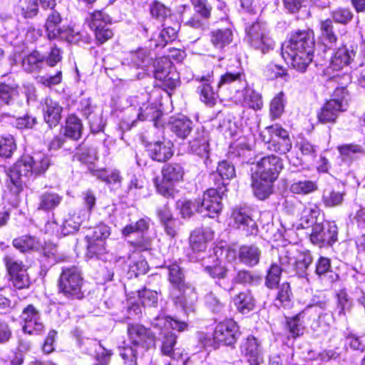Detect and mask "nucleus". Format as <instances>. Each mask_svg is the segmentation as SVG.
I'll list each match as a JSON object with an SVG mask.
<instances>
[{
  "instance_id": "nucleus-56",
  "label": "nucleus",
  "mask_w": 365,
  "mask_h": 365,
  "mask_svg": "<svg viewBox=\"0 0 365 365\" xmlns=\"http://www.w3.org/2000/svg\"><path fill=\"white\" fill-rule=\"evenodd\" d=\"M282 272V268L279 267L277 263H272L270 265L265 277V285L269 289L276 288L279 283Z\"/></svg>"
},
{
  "instance_id": "nucleus-52",
  "label": "nucleus",
  "mask_w": 365,
  "mask_h": 365,
  "mask_svg": "<svg viewBox=\"0 0 365 365\" xmlns=\"http://www.w3.org/2000/svg\"><path fill=\"white\" fill-rule=\"evenodd\" d=\"M12 245L21 252H26L37 248L38 241L34 237L24 235L15 238L12 242Z\"/></svg>"
},
{
  "instance_id": "nucleus-2",
  "label": "nucleus",
  "mask_w": 365,
  "mask_h": 365,
  "mask_svg": "<svg viewBox=\"0 0 365 365\" xmlns=\"http://www.w3.org/2000/svg\"><path fill=\"white\" fill-rule=\"evenodd\" d=\"M128 334L132 346H124L120 353L127 365H150L148 349L155 344L152 331L141 324H130Z\"/></svg>"
},
{
  "instance_id": "nucleus-13",
  "label": "nucleus",
  "mask_w": 365,
  "mask_h": 365,
  "mask_svg": "<svg viewBox=\"0 0 365 365\" xmlns=\"http://www.w3.org/2000/svg\"><path fill=\"white\" fill-rule=\"evenodd\" d=\"M88 25L93 31L96 41L103 44L113 36V32L110 29L111 19L103 11H96L89 14Z\"/></svg>"
},
{
  "instance_id": "nucleus-64",
  "label": "nucleus",
  "mask_w": 365,
  "mask_h": 365,
  "mask_svg": "<svg viewBox=\"0 0 365 365\" xmlns=\"http://www.w3.org/2000/svg\"><path fill=\"white\" fill-rule=\"evenodd\" d=\"M245 101L248 106L254 110H259L262 108L263 102L261 96L252 89H245Z\"/></svg>"
},
{
  "instance_id": "nucleus-18",
  "label": "nucleus",
  "mask_w": 365,
  "mask_h": 365,
  "mask_svg": "<svg viewBox=\"0 0 365 365\" xmlns=\"http://www.w3.org/2000/svg\"><path fill=\"white\" fill-rule=\"evenodd\" d=\"M149 227V222L146 219H140L134 224L126 225L122 231L125 236L132 233H140V237L132 241L131 245L139 251L150 250L152 245L151 239L145 234Z\"/></svg>"
},
{
  "instance_id": "nucleus-8",
  "label": "nucleus",
  "mask_w": 365,
  "mask_h": 365,
  "mask_svg": "<svg viewBox=\"0 0 365 365\" xmlns=\"http://www.w3.org/2000/svg\"><path fill=\"white\" fill-rule=\"evenodd\" d=\"M259 136L263 142L269 144V150L279 154L287 153L292 148L287 131L278 124L266 127Z\"/></svg>"
},
{
  "instance_id": "nucleus-9",
  "label": "nucleus",
  "mask_w": 365,
  "mask_h": 365,
  "mask_svg": "<svg viewBox=\"0 0 365 365\" xmlns=\"http://www.w3.org/2000/svg\"><path fill=\"white\" fill-rule=\"evenodd\" d=\"M326 303L320 302L316 304L307 306L304 310L298 313L297 315L287 320V329L289 331V336L295 339L303 334L304 326L303 319L307 317H310L313 314H317L319 320L322 317L328 316V314H323L322 310L325 309Z\"/></svg>"
},
{
  "instance_id": "nucleus-31",
  "label": "nucleus",
  "mask_w": 365,
  "mask_h": 365,
  "mask_svg": "<svg viewBox=\"0 0 365 365\" xmlns=\"http://www.w3.org/2000/svg\"><path fill=\"white\" fill-rule=\"evenodd\" d=\"M193 153L201 158H209V143L207 133L204 129H197L196 136L190 143Z\"/></svg>"
},
{
  "instance_id": "nucleus-29",
  "label": "nucleus",
  "mask_w": 365,
  "mask_h": 365,
  "mask_svg": "<svg viewBox=\"0 0 365 365\" xmlns=\"http://www.w3.org/2000/svg\"><path fill=\"white\" fill-rule=\"evenodd\" d=\"M146 152L152 160H169L173 155V144L170 141L149 143Z\"/></svg>"
},
{
  "instance_id": "nucleus-43",
  "label": "nucleus",
  "mask_w": 365,
  "mask_h": 365,
  "mask_svg": "<svg viewBox=\"0 0 365 365\" xmlns=\"http://www.w3.org/2000/svg\"><path fill=\"white\" fill-rule=\"evenodd\" d=\"M233 302L237 311L242 314L249 313L255 305L254 297L250 291L239 293L234 297Z\"/></svg>"
},
{
  "instance_id": "nucleus-6",
  "label": "nucleus",
  "mask_w": 365,
  "mask_h": 365,
  "mask_svg": "<svg viewBox=\"0 0 365 365\" xmlns=\"http://www.w3.org/2000/svg\"><path fill=\"white\" fill-rule=\"evenodd\" d=\"M245 31V41L253 48L260 51L262 53L273 50L274 41L270 36L266 24L259 21L247 24Z\"/></svg>"
},
{
  "instance_id": "nucleus-7",
  "label": "nucleus",
  "mask_w": 365,
  "mask_h": 365,
  "mask_svg": "<svg viewBox=\"0 0 365 365\" xmlns=\"http://www.w3.org/2000/svg\"><path fill=\"white\" fill-rule=\"evenodd\" d=\"M161 172L163 178L155 180L157 192L166 198H174L178 193L174 184L182 179L183 169L178 163H166L162 168Z\"/></svg>"
},
{
  "instance_id": "nucleus-42",
  "label": "nucleus",
  "mask_w": 365,
  "mask_h": 365,
  "mask_svg": "<svg viewBox=\"0 0 365 365\" xmlns=\"http://www.w3.org/2000/svg\"><path fill=\"white\" fill-rule=\"evenodd\" d=\"M61 21V16L56 10L51 11L48 15L45 23V29L46 35L50 40L58 38L61 29L59 27Z\"/></svg>"
},
{
  "instance_id": "nucleus-58",
  "label": "nucleus",
  "mask_w": 365,
  "mask_h": 365,
  "mask_svg": "<svg viewBox=\"0 0 365 365\" xmlns=\"http://www.w3.org/2000/svg\"><path fill=\"white\" fill-rule=\"evenodd\" d=\"M19 96L18 88L16 86L0 83V102L10 105Z\"/></svg>"
},
{
  "instance_id": "nucleus-49",
  "label": "nucleus",
  "mask_w": 365,
  "mask_h": 365,
  "mask_svg": "<svg viewBox=\"0 0 365 365\" xmlns=\"http://www.w3.org/2000/svg\"><path fill=\"white\" fill-rule=\"evenodd\" d=\"M318 190L316 181L303 180L294 182L290 186V191L297 195H309Z\"/></svg>"
},
{
  "instance_id": "nucleus-32",
  "label": "nucleus",
  "mask_w": 365,
  "mask_h": 365,
  "mask_svg": "<svg viewBox=\"0 0 365 365\" xmlns=\"http://www.w3.org/2000/svg\"><path fill=\"white\" fill-rule=\"evenodd\" d=\"M164 28L158 36V38L152 40L154 41L155 48H163L168 42H171L175 39L180 25L177 22H172L170 25L168 22L163 23L162 25Z\"/></svg>"
},
{
  "instance_id": "nucleus-30",
  "label": "nucleus",
  "mask_w": 365,
  "mask_h": 365,
  "mask_svg": "<svg viewBox=\"0 0 365 365\" xmlns=\"http://www.w3.org/2000/svg\"><path fill=\"white\" fill-rule=\"evenodd\" d=\"M253 193L259 200L267 198L273 192L274 180L251 174Z\"/></svg>"
},
{
  "instance_id": "nucleus-1",
  "label": "nucleus",
  "mask_w": 365,
  "mask_h": 365,
  "mask_svg": "<svg viewBox=\"0 0 365 365\" xmlns=\"http://www.w3.org/2000/svg\"><path fill=\"white\" fill-rule=\"evenodd\" d=\"M314 44L312 31H296L282 45V56L294 69L304 72L312 61Z\"/></svg>"
},
{
  "instance_id": "nucleus-17",
  "label": "nucleus",
  "mask_w": 365,
  "mask_h": 365,
  "mask_svg": "<svg viewBox=\"0 0 365 365\" xmlns=\"http://www.w3.org/2000/svg\"><path fill=\"white\" fill-rule=\"evenodd\" d=\"M239 327L232 319L219 323L214 331L213 339L216 343L232 346L240 336Z\"/></svg>"
},
{
  "instance_id": "nucleus-25",
  "label": "nucleus",
  "mask_w": 365,
  "mask_h": 365,
  "mask_svg": "<svg viewBox=\"0 0 365 365\" xmlns=\"http://www.w3.org/2000/svg\"><path fill=\"white\" fill-rule=\"evenodd\" d=\"M232 217L237 227L246 235H256L258 231L255 221L251 217L250 211L246 208H237L232 212Z\"/></svg>"
},
{
  "instance_id": "nucleus-12",
  "label": "nucleus",
  "mask_w": 365,
  "mask_h": 365,
  "mask_svg": "<svg viewBox=\"0 0 365 365\" xmlns=\"http://www.w3.org/2000/svg\"><path fill=\"white\" fill-rule=\"evenodd\" d=\"M86 257L88 259H100L106 264H108V265L106 266V269H107V275L106 277L108 281L113 279L116 263L121 259L120 257H117L112 253L106 251L104 241L88 240Z\"/></svg>"
},
{
  "instance_id": "nucleus-16",
  "label": "nucleus",
  "mask_w": 365,
  "mask_h": 365,
  "mask_svg": "<svg viewBox=\"0 0 365 365\" xmlns=\"http://www.w3.org/2000/svg\"><path fill=\"white\" fill-rule=\"evenodd\" d=\"M338 229L335 224L319 222L313 225L309 239L312 243L319 247L332 245L337 240Z\"/></svg>"
},
{
  "instance_id": "nucleus-23",
  "label": "nucleus",
  "mask_w": 365,
  "mask_h": 365,
  "mask_svg": "<svg viewBox=\"0 0 365 365\" xmlns=\"http://www.w3.org/2000/svg\"><path fill=\"white\" fill-rule=\"evenodd\" d=\"M355 56L356 51L352 47L348 48L346 46L339 47L334 51L331 58L327 72L329 73V70L340 71L344 67L351 66Z\"/></svg>"
},
{
  "instance_id": "nucleus-63",
  "label": "nucleus",
  "mask_w": 365,
  "mask_h": 365,
  "mask_svg": "<svg viewBox=\"0 0 365 365\" xmlns=\"http://www.w3.org/2000/svg\"><path fill=\"white\" fill-rule=\"evenodd\" d=\"M163 339L161 351L163 355L174 358V346L177 342V336L172 332L165 333Z\"/></svg>"
},
{
  "instance_id": "nucleus-59",
  "label": "nucleus",
  "mask_w": 365,
  "mask_h": 365,
  "mask_svg": "<svg viewBox=\"0 0 365 365\" xmlns=\"http://www.w3.org/2000/svg\"><path fill=\"white\" fill-rule=\"evenodd\" d=\"M312 262V257L309 252L301 254L297 259H294L293 269L301 277L307 274V270Z\"/></svg>"
},
{
  "instance_id": "nucleus-50",
  "label": "nucleus",
  "mask_w": 365,
  "mask_h": 365,
  "mask_svg": "<svg viewBox=\"0 0 365 365\" xmlns=\"http://www.w3.org/2000/svg\"><path fill=\"white\" fill-rule=\"evenodd\" d=\"M82 220L79 215L76 214H68L63 220L61 226V232L63 236H66L76 232Z\"/></svg>"
},
{
  "instance_id": "nucleus-45",
  "label": "nucleus",
  "mask_w": 365,
  "mask_h": 365,
  "mask_svg": "<svg viewBox=\"0 0 365 365\" xmlns=\"http://www.w3.org/2000/svg\"><path fill=\"white\" fill-rule=\"evenodd\" d=\"M262 278L253 272L240 269L238 270L232 279L233 284H239L243 286H255L260 284Z\"/></svg>"
},
{
  "instance_id": "nucleus-44",
  "label": "nucleus",
  "mask_w": 365,
  "mask_h": 365,
  "mask_svg": "<svg viewBox=\"0 0 365 365\" xmlns=\"http://www.w3.org/2000/svg\"><path fill=\"white\" fill-rule=\"evenodd\" d=\"M3 262L9 276L26 269L23 261L19 259L16 254L12 251L5 253Z\"/></svg>"
},
{
  "instance_id": "nucleus-47",
  "label": "nucleus",
  "mask_w": 365,
  "mask_h": 365,
  "mask_svg": "<svg viewBox=\"0 0 365 365\" xmlns=\"http://www.w3.org/2000/svg\"><path fill=\"white\" fill-rule=\"evenodd\" d=\"M232 37L233 34L230 29H220L212 32L211 41L215 47L222 48L231 43Z\"/></svg>"
},
{
  "instance_id": "nucleus-55",
  "label": "nucleus",
  "mask_w": 365,
  "mask_h": 365,
  "mask_svg": "<svg viewBox=\"0 0 365 365\" xmlns=\"http://www.w3.org/2000/svg\"><path fill=\"white\" fill-rule=\"evenodd\" d=\"M344 193L334 190L326 189L323 192L322 201L327 207L340 205L344 200Z\"/></svg>"
},
{
  "instance_id": "nucleus-19",
  "label": "nucleus",
  "mask_w": 365,
  "mask_h": 365,
  "mask_svg": "<svg viewBox=\"0 0 365 365\" xmlns=\"http://www.w3.org/2000/svg\"><path fill=\"white\" fill-rule=\"evenodd\" d=\"M21 317L24 322L23 331L29 334H41L44 330V326L41 321L39 312L32 304L28 305L23 309Z\"/></svg>"
},
{
  "instance_id": "nucleus-11",
  "label": "nucleus",
  "mask_w": 365,
  "mask_h": 365,
  "mask_svg": "<svg viewBox=\"0 0 365 365\" xmlns=\"http://www.w3.org/2000/svg\"><path fill=\"white\" fill-rule=\"evenodd\" d=\"M213 232L210 228H197L190 236V250L187 256L190 261L199 262L205 259L207 242L212 240Z\"/></svg>"
},
{
  "instance_id": "nucleus-62",
  "label": "nucleus",
  "mask_w": 365,
  "mask_h": 365,
  "mask_svg": "<svg viewBox=\"0 0 365 365\" xmlns=\"http://www.w3.org/2000/svg\"><path fill=\"white\" fill-rule=\"evenodd\" d=\"M9 277V280L12 286L17 289H27L31 284L30 277L26 269Z\"/></svg>"
},
{
  "instance_id": "nucleus-26",
  "label": "nucleus",
  "mask_w": 365,
  "mask_h": 365,
  "mask_svg": "<svg viewBox=\"0 0 365 365\" xmlns=\"http://www.w3.org/2000/svg\"><path fill=\"white\" fill-rule=\"evenodd\" d=\"M227 86L235 93L244 91L247 88V82L245 79V74L240 70L236 71H227L222 75L217 83V88Z\"/></svg>"
},
{
  "instance_id": "nucleus-48",
  "label": "nucleus",
  "mask_w": 365,
  "mask_h": 365,
  "mask_svg": "<svg viewBox=\"0 0 365 365\" xmlns=\"http://www.w3.org/2000/svg\"><path fill=\"white\" fill-rule=\"evenodd\" d=\"M316 274L324 279L329 277V282H333L337 279L338 275L331 269V261L329 258L321 257L316 263Z\"/></svg>"
},
{
  "instance_id": "nucleus-28",
  "label": "nucleus",
  "mask_w": 365,
  "mask_h": 365,
  "mask_svg": "<svg viewBox=\"0 0 365 365\" xmlns=\"http://www.w3.org/2000/svg\"><path fill=\"white\" fill-rule=\"evenodd\" d=\"M63 108L60 104L50 98H46L43 104L44 121L50 128L56 126L61 120Z\"/></svg>"
},
{
  "instance_id": "nucleus-51",
  "label": "nucleus",
  "mask_w": 365,
  "mask_h": 365,
  "mask_svg": "<svg viewBox=\"0 0 365 365\" xmlns=\"http://www.w3.org/2000/svg\"><path fill=\"white\" fill-rule=\"evenodd\" d=\"M177 207L180 210L182 217H190L195 212L202 215L199 200L195 201L178 200L177 202Z\"/></svg>"
},
{
  "instance_id": "nucleus-5",
  "label": "nucleus",
  "mask_w": 365,
  "mask_h": 365,
  "mask_svg": "<svg viewBox=\"0 0 365 365\" xmlns=\"http://www.w3.org/2000/svg\"><path fill=\"white\" fill-rule=\"evenodd\" d=\"M83 278L81 269L76 266L63 267L58 280V292L71 300L84 298L82 290Z\"/></svg>"
},
{
  "instance_id": "nucleus-53",
  "label": "nucleus",
  "mask_w": 365,
  "mask_h": 365,
  "mask_svg": "<svg viewBox=\"0 0 365 365\" xmlns=\"http://www.w3.org/2000/svg\"><path fill=\"white\" fill-rule=\"evenodd\" d=\"M341 157L344 158H365V150L357 144H346L338 148Z\"/></svg>"
},
{
  "instance_id": "nucleus-46",
  "label": "nucleus",
  "mask_w": 365,
  "mask_h": 365,
  "mask_svg": "<svg viewBox=\"0 0 365 365\" xmlns=\"http://www.w3.org/2000/svg\"><path fill=\"white\" fill-rule=\"evenodd\" d=\"M81 110L84 116L89 120L91 128L93 132L98 133L103 130V125L100 117L96 120L91 118L93 106L89 99H83L81 101Z\"/></svg>"
},
{
  "instance_id": "nucleus-41",
  "label": "nucleus",
  "mask_w": 365,
  "mask_h": 365,
  "mask_svg": "<svg viewBox=\"0 0 365 365\" xmlns=\"http://www.w3.org/2000/svg\"><path fill=\"white\" fill-rule=\"evenodd\" d=\"M38 0H19L15 6V11L17 15L21 16L24 19H33L39 12Z\"/></svg>"
},
{
  "instance_id": "nucleus-61",
  "label": "nucleus",
  "mask_w": 365,
  "mask_h": 365,
  "mask_svg": "<svg viewBox=\"0 0 365 365\" xmlns=\"http://www.w3.org/2000/svg\"><path fill=\"white\" fill-rule=\"evenodd\" d=\"M138 296L144 307H155L158 302V293L156 291L144 288L138 291Z\"/></svg>"
},
{
  "instance_id": "nucleus-37",
  "label": "nucleus",
  "mask_w": 365,
  "mask_h": 365,
  "mask_svg": "<svg viewBox=\"0 0 365 365\" xmlns=\"http://www.w3.org/2000/svg\"><path fill=\"white\" fill-rule=\"evenodd\" d=\"M83 128L81 119L75 115H69L63 127V134L66 138L78 140L81 138Z\"/></svg>"
},
{
  "instance_id": "nucleus-35",
  "label": "nucleus",
  "mask_w": 365,
  "mask_h": 365,
  "mask_svg": "<svg viewBox=\"0 0 365 365\" xmlns=\"http://www.w3.org/2000/svg\"><path fill=\"white\" fill-rule=\"evenodd\" d=\"M63 197L54 192H44L38 197L37 210L50 212L56 209L61 202Z\"/></svg>"
},
{
  "instance_id": "nucleus-27",
  "label": "nucleus",
  "mask_w": 365,
  "mask_h": 365,
  "mask_svg": "<svg viewBox=\"0 0 365 365\" xmlns=\"http://www.w3.org/2000/svg\"><path fill=\"white\" fill-rule=\"evenodd\" d=\"M87 168L93 176L106 184L120 183L122 181V177L118 170L109 172L106 168L98 166L94 161H88Z\"/></svg>"
},
{
  "instance_id": "nucleus-38",
  "label": "nucleus",
  "mask_w": 365,
  "mask_h": 365,
  "mask_svg": "<svg viewBox=\"0 0 365 365\" xmlns=\"http://www.w3.org/2000/svg\"><path fill=\"white\" fill-rule=\"evenodd\" d=\"M131 66L144 69L152 62L150 52L148 49L139 48L135 51L129 53V57L126 59Z\"/></svg>"
},
{
  "instance_id": "nucleus-24",
  "label": "nucleus",
  "mask_w": 365,
  "mask_h": 365,
  "mask_svg": "<svg viewBox=\"0 0 365 365\" xmlns=\"http://www.w3.org/2000/svg\"><path fill=\"white\" fill-rule=\"evenodd\" d=\"M150 324L160 331V334L168 333L169 329L182 331L186 329L187 325L185 322L178 321L170 317L165 316L164 314H159L150 319Z\"/></svg>"
},
{
  "instance_id": "nucleus-15",
  "label": "nucleus",
  "mask_w": 365,
  "mask_h": 365,
  "mask_svg": "<svg viewBox=\"0 0 365 365\" xmlns=\"http://www.w3.org/2000/svg\"><path fill=\"white\" fill-rule=\"evenodd\" d=\"M154 76L162 82V86L173 90L178 84L179 75L172 66V63L167 57H162L155 61Z\"/></svg>"
},
{
  "instance_id": "nucleus-34",
  "label": "nucleus",
  "mask_w": 365,
  "mask_h": 365,
  "mask_svg": "<svg viewBox=\"0 0 365 365\" xmlns=\"http://www.w3.org/2000/svg\"><path fill=\"white\" fill-rule=\"evenodd\" d=\"M238 255L241 263L253 267L259 262L261 250L255 245H245L240 248Z\"/></svg>"
},
{
  "instance_id": "nucleus-10",
  "label": "nucleus",
  "mask_w": 365,
  "mask_h": 365,
  "mask_svg": "<svg viewBox=\"0 0 365 365\" xmlns=\"http://www.w3.org/2000/svg\"><path fill=\"white\" fill-rule=\"evenodd\" d=\"M217 187L207 190L199 200L202 210V216L215 217L218 215L222 208V198L226 192L225 183L216 182Z\"/></svg>"
},
{
  "instance_id": "nucleus-39",
  "label": "nucleus",
  "mask_w": 365,
  "mask_h": 365,
  "mask_svg": "<svg viewBox=\"0 0 365 365\" xmlns=\"http://www.w3.org/2000/svg\"><path fill=\"white\" fill-rule=\"evenodd\" d=\"M168 270V279L170 284L180 292H184L187 285L185 282V275L182 269L176 262L165 264Z\"/></svg>"
},
{
  "instance_id": "nucleus-40",
  "label": "nucleus",
  "mask_w": 365,
  "mask_h": 365,
  "mask_svg": "<svg viewBox=\"0 0 365 365\" xmlns=\"http://www.w3.org/2000/svg\"><path fill=\"white\" fill-rule=\"evenodd\" d=\"M321 212L320 208L314 203H308L302 211L300 225L303 228H308L315 223H318L317 218Z\"/></svg>"
},
{
  "instance_id": "nucleus-21",
  "label": "nucleus",
  "mask_w": 365,
  "mask_h": 365,
  "mask_svg": "<svg viewBox=\"0 0 365 365\" xmlns=\"http://www.w3.org/2000/svg\"><path fill=\"white\" fill-rule=\"evenodd\" d=\"M161 115V112L155 106L149 104H143L140 107L138 111L135 113V117L128 118L120 123V127L122 129L130 130L135 126L137 120H152L155 121V125H157V120Z\"/></svg>"
},
{
  "instance_id": "nucleus-57",
  "label": "nucleus",
  "mask_w": 365,
  "mask_h": 365,
  "mask_svg": "<svg viewBox=\"0 0 365 365\" xmlns=\"http://www.w3.org/2000/svg\"><path fill=\"white\" fill-rule=\"evenodd\" d=\"M292 292L289 283H283L279 287L276 302L284 308H289L292 304Z\"/></svg>"
},
{
  "instance_id": "nucleus-4",
  "label": "nucleus",
  "mask_w": 365,
  "mask_h": 365,
  "mask_svg": "<svg viewBox=\"0 0 365 365\" xmlns=\"http://www.w3.org/2000/svg\"><path fill=\"white\" fill-rule=\"evenodd\" d=\"M48 167V161H16L6 169L8 177L7 189L13 195H19L23 190V176L41 175L45 173Z\"/></svg>"
},
{
  "instance_id": "nucleus-14",
  "label": "nucleus",
  "mask_w": 365,
  "mask_h": 365,
  "mask_svg": "<svg viewBox=\"0 0 365 365\" xmlns=\"http://www.w3.org/2000/svg\"><path fill=\"white\" fill-rule=\"evenodd\" d=\"M196 81L199 82L197 87V93L200 100L208 107H213L218 98L217 91H215L212 83H214V72L212 69L194 76Z\"/></svg>"
},
{
  "instance_id": "nucleus-60",
  "label": "nucleus",
  "mask_w": 365,
  "mask_h": 365,
  "mask_svg": "<svg viewBox=\"0 0 365 365\" xmlns=\"http://www.w3.org/2000/svg\"><path fill=\"white\" fill-rule=\"evenodd\" d=\"M321 33L322 39L326 43L332 46L337 40V36L334 30V25L330 19H326L321 22Z\"/></svg>"
},
{
  "instance_id": "nucleus-36",
  "label": "nucleus",
  "mask_w": 365,
  "mask_h": 365,
  "mask_svg": "<svg viewBox=\"0 0 365 365\" xmlns=\"http://www.w3.org/2000/svg\"><path fill=\"white\" fill-rule=\"evenodd\" d=\"M170 130L179 138L185 139L193 128V123L185 116L173 119L170 123Z\"/></svg>"
},
{
  "instance_id": "nucleus-33",
  "label": "nucleus",
  "mask_w": 365,
  "mask_h": 365,
  "mask_svg": "<svg viewBox=\"0 0 365 365\" xmlns=\"http://www.w3.org/2000/svg\"><path fill=\"white\" fill-rule=\"evenodd\" d=\"M46 66L45 56L34 51L22 60V67L28 73H39Z\"/></svg>"
},
{
  "instance_id": "nucleus-54",
  "label": "nucleus",
  "mask_w": 365,
  "mask_h": 365,
  "mask_svg": "<svg viewBox=\"0 0 365 365\" xmlns=\"http://www.w3.org/2000/svg\"><path fill=\"white\" fill-rule=\"evenodd\" d=\"M150 14L153 18L163 24L171 21L170 9L160 2L155 1L151 5Z\"/></svg>"
},
{
  "instance_id": "nucleus-22",
  "label": "nucleus",
  "mask_w": 365,
  "mask_h": 365,
  "mask_svg": "<svg viewBox=\"0 0 365 365\" xmlns=\"http://www.w3.org/2000/svg\"><path fill=\"white\" fill-rule=\"evenodd\" d=\"M252 175L275 181L283 168L282 161H257L252 163Z\"/></svg>"
},
{
  "instance_id": "nucleus-3",
  "label": "nucleus",
  "mask_w": 365,
  "mask_h": 365,
  "mask_svg": "<svg viewBox=\"0 0 365 365\" xmlns=\"http://www.w3.org/2000/svg\"><path fill=\"white\" fill-rule=\"evenodd\" d=\"M334 81L339 83L341 87L336 88L333 97L328 101L317 113V118L320 123H333L337 118L339 113L346 110L347 106L348 92L345 86L351 82V76L349 74H334L330 76Z\"/></svg>"
},
{
  "instance_id": "nucleus-20",
  "label": "nucleus",
  "mask_w": 365,
  "mask_h": 365,
  "mask_svg": "<svg viewBox=\"0 0 365 365\" xmlns=\"http://www.w3.org/2000/svg\"><path fill=\"white\" fill-rule=\"evenodd\" d=\"M241 351L250 365H261L264 356L260 341L253 336H249L241 346Z\"/></svg>"
}]
</instances>
